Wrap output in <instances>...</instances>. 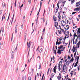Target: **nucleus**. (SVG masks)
Listing matches in <instances>:
<instances>
[{
    "label": "nucleus",
    "instance_id": "1",
    "mask_svg": "<svg viewBox=\"0 0 80 80\" xmlns=\"http://www.w3.org/2000/svg\"><path fill=\"white\" fill-rule=\"evenodd\" d=\"M64 34H65V36L64 37V38L63 39V41L62 42V44L64 46H66L68 44V43H65V39L69 37V32L68 31H66L64 32Z\"/></svg>",
    "mask_w": 80,
    "mask_h": 80
},
{
    "label": "nucleus",
    "instance_id": "2",
    "mask_svg": "<svg viewBox=\"0 0 80 80\" xmlns=\"http://www.w3.org/2000/svg\"><path fill=\"white\" fill-rule=\"evenodd\" d=\"M62 61H60L58 65V68L59 70H61L62 69Z\"/></svg>",
    "mask_w": 80,
    "mask_h": 80
},
{
    "label": "nucleus",
    "instance_id": "3",
    "mask_svg": "<svg viewBox=\"0 0 80 80\" xmlns=\"http://www.w3.org/2000/svg\"><path fill=\"white\" fill-rule=\"evenodd\" d=\"M55 27H56L57 28V29H58V28H59V27L60 29H61V31H62V32H65V31H64V30H63V29L61 28L60 26H59V27H58V22H55Z\"/></svg>",
    "mask_w": 80,
    "mask_h": 80
},
{
    "label": "nucleus",
    "instance_id": "4",
    "mask_svg": "<svg viewBox=\"0 0 80 80\" xmlns=\"http://www.w3.org/2000/svg\"><path fill=\"white\" fill-rule=\"evenodd\" d=\"M65 24V22L64 21H62L61 23V25L62 28H64V25Z\"/></svg>",
    "mask_w": 80,
    "mask_h": 80
},
{
    "label": "nucleus",
    "instance_id": "5",
    "mask_svg": "<svg viewBox=\"0 0 80 80\" xmlns=\"http://www.w3.org/2000/svg\"><path fill=\"white\" fill-rule=\"evenodd\" d=\"M63 50H64V48H62V50H61L60 49H58L57 53H58V54H61L62 53V52H61V51H63Z\"/></svg>",
    "mask_w": 80,
    "mask_h": 80
},
{
    "label": "nucleus",
    "instance_id": "6",
    "mask_svg": "<svg viewBox=\"0 0 80 80\" xmlns=\"http://www.w3.org/2000/svg\"><path fill=\"white\" fill-rule=\"evenodd\" d=\"M67 59L65 60V63L64 64L66 65H69V63H70V61H68L67 62Z\"/></svg>",
    "mask_w": 80,
    "mask_h": 80
},
{
    "label": "nucleus",
    "instance_id": "7",
    "mask_svg": "<svg viewBox=\"0 0 80 80\" xmlns=\"http://www.w3.org/2000/svg\"><path fill=\"white\" fill-rule=\"evenodd\" d=\"M66 65V64H64L62 70H67V66Z\"/></svg>",
    "mask_w": 80,
    "mask_h": 80
},
{
    "label": "nucleus",
    "instance_id": "8",
    "mask_svg": "<svg viewBox=\"0 0 80 80\" xmlns=\"http://www.w3.org/2000/svg\"><path fill=\"white\" fill-rule=\"evenodd\" d=\"M42 2H40V8H39V10L38 12V13L37 14V15H38V14L39 13L40 11V9L41 8V7H42Z\"/></svg>",
    "mask_w": 80,
    "mask_h": 80
},
{
    "label": "nucleus",
    "instance_id": "9",
    "mask_svg": "<svg viewBox=\"0 0 80 80\" xmlns=\"http://www.w3.org/2000/svg\"><path fill=\"white\" fill-rule=\"evenodd\" d=\"M74 11H80V6L79 8H75L74 9Z\"/></svg>",
    "mask_w": 80,
    "mask_h": 80
},
{
    "label": "nucleus",
    "instance_id": "10",
    "mask_svg": "<svg viewBox=\"0 0 80 80\" xmlns=\"http://www.w3.org/2000/svg\"><path fill=\"white\" fill-rule=\"evenodd\" d=\"M76 7H78L80 5V1L76 3Z\"/></svg>",
    "mask_w": 80,
    "mask_h": 80
},
{
    "label": "nucleus",
    "instance_id": "11",
    "mask_svg": "<svg viewBox=\"0 0 80 80\" xmlns=\"http://www.w3.org/2000/svg\"><path fill=\"white\" fill-rule=\"evenodd\" d=\"M73 36L74 38H73V40H75V37L76 38L77 37V35L76 34V32H75L74 34L73 35Z\"/></svg>",
    "mask_w": 80,
    "mask_h": 80
},
{
    "label": "nucleus",
    "instance_id": "12",
    "mask_svg": "<svg viewBox=\"0 0 80 80\" xmlns=\"http://www.w3.org/2000/svg\"><path fill=\"white\" fill-rule=\"evenodd\" d=\"M61 78V74L59 73V76L58 77V80H60Z\"/></svg>",
    "mask_w": 80,
    "mask_h": 80
},
{
    "label": "nucleus",
    "instance_id": "13",
    "mask_svg": "<svg viewBox=\"0 0 80 80\" xmlns=\"http://www.w3.org/2000/svg\"><path fill=\"white\" fill-rule=\"evenodd\" d=\"M60 43H62V42H58V39L57 41L56 42V45H60Z\"/></svg>",
    "mask_w": 80,
    "mask_h": 80
},
{
    "label": "nucleus",
    "instance_id": "14",
    "mask_svg": "<svg viewBox=\"0 0 80 80\" xmlns=\"http://www.w3.org/2000/svg\"><path fill=\"white\" fill-rule=\"evenodd\" d=\"M77 62L75 63V65H77V64H78V60L79 59V57H77Z\"/></svg>",
    "mask_w": 80,
    "mask_h": 80
},
{
    "label": "nucleus",
    "instance_id": "15",
    "mask_svg": "<svg viewBox=\"0 0 80 80\" xmlns=\"http://www.w3.org/2000/svg\"><path fill=\"white\" fill-rule=\"evenodd\" d=\"M58 20L60 21V12H59L58 15Z\"/></svg>",
    "mask_w": 80,
    "mask_h": 80
},
{
    "label": "nucleus",
    "instance_id": "16",
    "mask_svg": "<svg viewBox=\"0 0 80 80\" xmlns=\"http://www.w3.org/2000/svg\"><path fill=\"white\" fill-rule=\"evenodd\" d=\"M27 46L28 47V48H30V42H29V43L28 42Z\"/></svg>",
    "mask_w": 80,
    "mask_h": 80
},
{
    "label": "nucleus",
    "instance_id": "17",
    "mask_svg": "<svg viewBox=\"0 0 80 80\" xmlns=\"http://www.w3.org/2000/svg\"><path fill=\"white\" fill-rule=\"evenodd\" d=\"M63 37H61L60 38H59V40H60V41H61L62 40L63 41H62V42H63Z\"/></svg>",
    "mask_w": 80,
    "mask_h": 80
},
{
    "label": "nucleus",
    "instance_id": "18",
    "mask_svg": "<svg viewBox=\"0 0 80 80\" xmlns=\"http://www.w3.org/2000/svg\"><path fill=\"white\" fill-rule=\"evenodd\" d=\"M53 18L54 21L55 22H56V21H57V18L55 17V16H53Z\"/></svg>",
    "mask_w": 80,
    "mask_h": 80
},
{
    "label": "nucleus",
    "instance_id": "19",
    "mask_svg": "<svg viewBox=\"0 0 80 80\" xmlns=\"http://www.w3.org/2000/svg\"><path fill=\"white\" fill-rule=\"evenodd\" d=\"M75 50H76V49H75V48L74 47V46L73 47V49H72V52H75Z\"/></svg>",
    "mask_w": 80,
    "mask_h": 80
},
{
    "label": "nucleus",
    "instance_id": "20",
    "mask_svg": "<svg viewBox=\"0 0 80 80\" xmlns=\"http://www.w3.org/2000/svg\"><path fill=\"white\" fill-rule=\"evenodd\" d=\"M15 33H17V26H16L15 28Z\"/></svg>",
    "mask_w": 80,
    "mask_h": 80
},
{
    "label": "nucleus",
    "instance_id": "21",
    "mask_svg": "<svg viewBox=\"0 0 80 80\" xmlns=\"http://www.w3.org/2000/svg\"><path fill=\"white\" fill-rule=\"evenodd\" d=\"M63 45H61L60 47H58V49H62L63 48Z\"/></svg>",
    "mask_w": 80,
    "mask_h": 80
},
{
    "label": "nucleus",
    "instance_id": "22",
    "mask_svg": "<svg viewBox=\"0 0 80 80\" xmlns=\"http://www.w3.org/2000/svg\"><path fill=\"white\" fill-rule=\"evenodd\" d=\"M55 12L56 13H57L58 12V8H55Z\"/></svg>",
    "mask_w": 80,
    "mask_h": 80
},
{
    "label": "nucleus",
    "instance_id": "23",
    "mask_svg": "<svg viewBox=\"0 0 80 80\" xmlns=\"http://www.w3.org/2000/svg\"><path fill=\"white\" fill-rule=\"evenodd\" d=\"M80 28H79L78 30V34H80Z\"/></svg>",
    "mask_w": 80,
    "mask_h": 80
},
{
    "label": "nucleus",
    "instance_id": "24",
    "mask_svg": "<svg viewBox=\"0 0 80 80\" xmlns=\"http://www.w3.org/2000/svg\"><path fill=\"white\" fill-rule=\"evenodd\" d=\"M80 41L77 44V45L78 47V48H79V47H80Z\"/></svg>",
    "mask_w": 80,
    "mask_h": 80
},
{
    "label": "nucleus",
    "instance_id": "25",
    "mask_svg": "<svg viewBox=\"0 0 80 80\" xmlns=\"http://www.w3.org/2000/svg\"><path fill=\"white\" fill-rule=\"evenodd\" d=\"M57 66H56L54 67V68H53V70H57Z\"/></svg>",
    "mask_w": 80,
    "mask_h": 80
},
{
    "label": "nucleus",
    "instance_id": "26",
    "mask_svg": "<svg viewBox=\"0 0 80 80\" xmlns=\"http://www.w3.org/2000/svg\"><path fill=\"white\" fill-rule=\"evenodd\" d=\"M69 26L68 25H67L66 26V30H68V29H69Z\"/></svg>",
    "mask_w": 80,
    "mask_h": 80
},
{
    "label": "nucleus",
    "instance_id": "27",
    "mask_svg": "<svg viewBox=\"0 0 80 80\" xmlns=\"http://www.w3.org/2000/svg\"><path fill=\"white\" fill-rule=\"evenodd\" d=\"M2 28L1 29V30H0V32L1 33V32H3V28H2Z\"/></svg>",
    "mask_w": 80,
    "mask_h": 80
},
{
    "label": "nucleus",
    "instance_id": "28",
    "mask_svg": "<svg viewBox=\"0 0 80 80\" xmlns=\"http://www.w3.org/2000/svg\"><path fill=\"white\" fill-rule=\"evenodd\" d=\"M55 75V74L54 73H52V74L51 75V76H52L53 77H54V75Z\"/></svg>",
    "mask_w": 80,
    "mask_h": 80
},
{
    "label": "nucleus",
    "instance_id": "29",
    "mask_svg": "<svg viewBox=\"0 0 80 80\" xmlns=\"http://www.w3.org/2000/svg\"><path fill=\"white\" fill-rule=\"evenodd\" d=\"M78 39H79V40H80V35H79L77 37V40Z\"/></svg>",
    "mask_w": 80,
    "mask_h": 80
},
{
    "label": "nucleus",
    "instance_id": "30",
    "mask_svg": "<svg viewBox=\"0 0 80 80\" xmlns=\"http://www.w3.org/2000/svg\"><path fill=\"white\" fill-rule=\"evenodd\" d=\"M62 72H63V74H65V73H66V72H67V71L62 70Z\"/></svg>",
    "mask_w": 80,
    "mask_h": 80
},
{
    "label": "nucleus",
    "instance_id": "31",
    "mask_svg": "<svg viewBox=\"0 0 80 80\" xmlns=\"http://www.w3.org/2000/svg\"><path fill=\"white\" fill-rule=\"evenodd\" d=\"M5 17L4 16V15H3L2 17V21H3V19H5Z\"/></svg>",
    "mask_w": 80,
    "mask_h": 80
},
{
    "label": "nucleus",
    "instance_id": "32",
    "mask_svg": "<svg viewBox=\"0 0 80 80\" xmlns=\"http://www.w3.org/2000/svg\"><path fill=\"white\" fill-rule=\"evenodd\" d=\"M77 42H78V40H77V39H76L74 42L75 44H76Z\"/></svg>",
    "mask_w": 80,
    "mask_h": 80
},
{
    "label": "nucleus",
    "instance_id": "33",
    "mask_svg": "<svg viewBox=\"0 0 80 80\" xmlns=\"http://www.w3.org/2000/svg\"><path fill=\"white\" fill-rule=\"evenodd\" d=\"M75 2V0H71V3L73 4V3Z\"/></svg>",
    "mask_w": 80,
    "mask_h": 80
},
{
    "label": "nucleus",
    "instance_id": "34",
    "mask_svg": "<svg viewBox=\"0 0 80 80\" xmlns=\"http://www.w3.org/2000/svg\"><path fill=\"white\" fill-rule=\"evenodd\" d=\"M42 50H43V49H42V48H41L39 51V52L42 53Z\"/></svg>",
    "mask_w": 80,
    "mask_h": 80
},
{
    "label": "nucleus",
    "instance_id": "35",
    "mask_svg": "<svg viewBox=\"0 0 80 80\" xmlns=\"http://www.w3.org/2000/svg\"><path fill=\"white\" fill-rule=\"evenodd\" d=\"M56 51L55 52V54H57V52H56V51H57V46H56Z\"/></svg>",
    "mask_w": 80,
    "mask_h": 80
},
{
    "label": "nucleus",
    "instance_id": "36",
    "mask_svg": "<svg viewBox=\"0 0 80 80\" xmlns=\"http://www.w3.org/2000/svg\"><path fill=\"white\" fill-rule=\"evenodd\" d=\"M2 7H5V3L4 2L2 3Z\"/></svg>",
    "mask_w": 80,
    "mask_h": 80
},
{
    "label": "nucleus",
    "instance_id": "37",
    "mask_svg": "<svg viewBox=\"0 0 80 80\" xmlns=\"http://www.w3.org/2000/svg\"><path fill=\"white\" fill-rule=\"evenodd\" d=\"M71 75V76H72L73 75V71H72L71 73H70Z\"/></svg>",
    "mask_w": 80,
    "mask_h": 80
},
{
    "label": "nucleus",
    "instance_id": "38",
    "mask_svg": "<svg viewBox=\"0 0 80 80\" xmlns=\"http://www.w3.org/2000/svg\"><path fill=\"white\" fill-rule=\"evenodd\" d=\"M13 54H12L11 56V58H12V59H13Z\"/></svg>",
    "mask_w": 80,
    "mask_h": 80
},
{
    "label": "nucleus",
    "instance_id": "39",
    "mask_svg": "<svg viewBox=\"0 0 80 80\" xmlns=\"http://www.w3.org/2000/svg\"><path fill=\"white\" fill-rule=\"evenodd\" d=\"M44 75H45L44 74H43L42 76V78L41 80H43V77H44Z\"/></svg>",
    "mask_w": 80,
    "mask_h": 80
},
{
    "label": "nucleus",
    "instance_id": "40",
    "mask_svg": "<svg viewBox=\"0 0 80 80\" xmlns=\"http://www.w3.org/2000/svg\"><path fill=\"white\" fill-rule=\"evenodd\" d=\"M73 58H72L70 61V62H73Z\"/></svg>",
    "mask_w": 80,
    "mask_h": 80
},
{
    "label": "nucleus",
    "instance_id": "41",
    "mask_svg": "<svg viewBox=\"0 0 80 80\" xmlns=\"http://www.w3.org/2000/svg\"><path fill=\"white\" fill-rule=\"evenodd\" d=\"M17 3V0H16V1L15 2L14 5H15V7H16V4Z\"/></svg>",
    "mask_w": 80,
    "mask_h": 80
},
{
    "label": "nucleus",
    "instance_id": "42",
    "mask_svg": "<svg viewBox=\"0 0 80 80\" xmlns=\"http://www.w3.org/2000/svg\"><path fill=\"white\" fill-rule=\"evenodd\" d=\"M24 42H25L26 41V37H24Z\"/></svg>",
    "mask_w": 80,
    "mask_h": 80
},
{
    "label": "nucleus",
    "instance_id": "43",
    "mask_svg": "<svg viewBox=\"0 0 80 80\" xmlns=\"http://www.w3.org/2000/svg\"><path fill=\"white\" fill-rule=\"evenodd\" d=\"M59 4V2H58L57 4V6L58 7V8H59V6H58V4Z\"/></svg>",
    "mask_w": 80,
    "mask_h": 80
},
{
    "label": "nucleus",
    "instance_id": "44",
    "mask_svg": "<svg viewBox=\"0 0 80 80\" xmlns=\"http://www.w3.org/2000/svg\"><path fill=\"white\" fill-rule=\"evenodd\" d=\"M2 10H1L0 11V15H1V14H2Z\"/></svg>",
    "mask_w": 80,
    "mask_h": 80
},
{
    "label": "nucleus",
    "instance_id": "45",
    "mask_svg": "<svg viewBox=\"0 0 80 80\" xmlns=\"http://www.w3.org/2000/svg\"><path fill=\"white\" fill-rule=\"evenodd\" d=\"M28 80H31V77H29L28 78Z\"/></svg>",
    "mask_w": 80,
    "mask_h": 80
},
{
    "label": "nucleus",
    "instance_id": "46",
    "mask_svg": "<svg viewBox=\"0 0 80 80\" xmlns=\"http://www.w3.org/2000/svg\"><path fill=\"white\" fill-rule=\"evenodd\" d=\"M76 13V12H73L72 13V15H74V14H75Z\"/></svg>",
    "mask_w": 80,
    "mask_h": 80
},
{
    "label": "nucleus",
    "instance_id": "47",
    "mask_svg": "<svg viewBox=\"0 0 80 80\" xmlns=\"http://www.w3.org/2000/svg\"><path fill=\"white\" fill-rule=\"evenodd\" d=\"M32 0H29V4H30L31 3V1Z\"/></svg>",
    "mask_w": 80,
    "mask_h": 80
},
{
    "label": "nucleus",
    "instance_id": "48",
    "mask_svg": "<svg viewBox=\"0 0 80 80\" xmlns=\"http://www.w3.org/2000/svg\"><path fill=\"white\" fill-rule=\"evenodd\" d=\"M9 17H10V14H9V16H8V19L7 20V21H8V19H9Z\"/></svg>",
    "mask_w": 80,
    "mask_h": 80
},
{
    "label": "nucleus",
    "instance_id": "49",
    "mask_svg": "<svg viewBox=\"0 0 80 80\" xmlns=\"http://www.w3.org/2000/svg\"><path fill=\"white\" fill-rule=\"evenodd\" d=\"M1 47H2V43H0V48H1Z\"/></svg>",
    "mask_w": 80,
    "mask_h": 80
},
{
    "label": "nucleus",
    "instance_id": "50",
    "mask_svg": "<svg viewBox=\"0 0 80 80\" xmlns=\"http://www.w3.org/2000/svg\"><path fill=\"white\" fill-rule=\"evenodd\" d=\"M19 37H21V32L20 33V34L19 35Z\"/></svg>",
    "mask_w": 80,
    "mask_h": 80
},
{
    "label": "nucleus",
    "instance_id": "51",
    "mask_svg": "<svg viewBox=\"0 0 80 80\" xmlns=\"http://www.w3.org/2000/svg\"><path fill=\"white\" fill-rule=\"evenodd\" d=\"M23 6V4H22V5L20 7V8H21Z\"/></svg>",
    "mask_w": 80,
    "mask_h": 80
},
{
    "label": "nucleus",
    "instance_id": "52",
    "mask_svg": "<svg viewBox=\"0 0 80 80\" xmlns=\"http://www.w3.org/2000/svg\"><path fill=\"white\" fill-rule=\"evenodd\" d=\"M77 53V52H75L74 54V57H75V55H76V53Z\"/></svg>",
    "mask_w": 80,
    "mask_h": 80
},
{
    "label": "nucleus",
    "instance_id": "53",
    "mask_svg": "<svg viewBox=\"0 0 80 80\" xmlns=\"http://www.w3.org/2000/svg\"><path fill=\"white\" fill-rule=\"evenodd\" d=\"M66 58H67V56L65 55V56L64 57V59H66Z\"/></svg>",
    "mask_w": 80,
    "mask_h": 80
},
{
    "label": "nucleus",
    "instance_id": "54",
    "mask_svg": "<svg viewBox=\"0 0 80 80\" xmlns=\"http://www.w3.org/2000/svg\"><path fill=\"white\" fill-rule=\"evenodd\" d=\"M38 60H40V56H38Z\"/></svg>",
    "mask_w": 80,
    "mask_h": 80
},
{
    "label": "nucleus",
    "instance_id": "55",
    "mask_svg": "<svg viewBox=\"0 0 80 80\" xmlns=\"http://www.w3.org/2000/svg\"><path fill=\"white\" fill-rule=\"evenodd\" d=\"M21 28H23V25H21Z\"/></svg>",
    "mask_w": 80,
    "mask_h": 80
},
{
    "label": "nucleus",
    "instance_id": "56",
    "mask_svg": "<svg viewBox=\"0 0 80 80\" xmlns=\"http://www.w3.org/2000/svg\"><path fill=\"white\" fill-rule=\"evenodd\" d=\"M68 59H70V56H68Z\"/></svg>",
    "mask_w": 80,
    "mask_h": 80
},
{
    "label": "nucleus",
    "instance_id": "57",
    "mask_svg": "<svg viewBox=\"0 0 80 80\" xmlns=\"http://www.w3.org/2000/svg\"><path fill=\"white\" fill-rule=\"evenodd\" d=\"M27 36V33H25L24 35V37H26V36Z\"/></svg>",
    "mask_w": 80,
    "mask_h": 80
},
{
    "label": "nucleus",
    "instance_id": "58",
    "mask_svg": "<svg viewBox=\"0 0 80 80\" xmlns=\"http://www.w3.org/2000/svg\"><path fill=\"white\" fill-rule=\"evenodd\" d=\"M41 68V65H40V64L39 68H38L40 69Z\"/></svg>",
    "mask_w": 80,
    "mask_h": 80
},
{
    "label": "nucleus",
    "instance_id": "59",
    "mask_svg": "<svg viewBox=\"0 0 80 80\" xmlns=\"http://www.w3.org/2000/svg\"><path fill=\"white\" fill-rule=\"evenodd\" d=\"M31 72H32V74H33V70L32 71H31Z\"/></svg>",
    "mask_w": 80,
    "mask_h": 80
},
{
    "label": "nucleus",
    "instance_id": "60",
    "mask_svg": "<svg viewBox=\"0 0 80 80\" xmlns=\"http://www.w3.org/2000/svg\"><path fill=\"white\" fill-rule=\"evenodd\" d=\"M53 72L55 73H56V70H54L53 71Z\"/></svg>",
    "mask_w": 80,
    "mask_h": 80
},
{
    "label": "nucleus",
    "instance_id": "61",
    "mask_svg": "<svg viewBox=\"0 0 80 80\" xmlns=\"http://www.w3.org/2000/svg\"><path fill=\"white\" fill-rule=\"evenodd\" d=\"M66 2V1H65V0L64 1V2H62V3H65Z\"/></svg>",
    "mask_w": 80,
    "mask_h": 80
},
{
    "label": "nucleus",
    "instance_id": "62",
    "mask_svg": "<svg viewBox=\"0 0 80 80\" xmlns=\"http://www.w3.org/2000/svg\"><path fill=\"white\" fill-rule=\"evenodd\" d=\"M59 33L60 34H61L62 33V32H61V31H60L59 32Z\"/></svg>",
    "mask_w": 80,
    "mask_h": 80
},
{
    "label": "nucleus",
    "instance_id": "63",
    "mask_svg": "<svg viewBox=\"0 0 80 80\" xmlns=\"http://www.w3.org/2000/svg\"><path fill=\"white\" fill-rule=\"evenodd\" d=\"M45 29H44L42 31V32H45Z\"/></svg>",
    "mask_w": 80,
    "mask_h": 80
},
{
    "label": "nucleus",
    "instance_id": "64",
    "mask_svg": "<svg viewBox=\"0 0 80 80\" xmlns=\"http://www.w3.org/2000/svg\"><path fill=\"white\" fill-rule=\"evenodd\" d=\"M76 74H77V72H75L74 73V75H76Z\"/></svg>",
    "mask_w": 80,
    "mask_h": 80
}]
</instances>
